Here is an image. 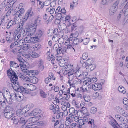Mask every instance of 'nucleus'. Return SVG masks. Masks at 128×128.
Segmentation results:
<instances>
[{
	"label": "nucleus",
	"mask_w": 128,
	"mask_h": 128,
	"mask_svg": "<svg viewBox=\"0 0 128 128\" xmlns=\"http://www.w3.org/2000/svg\"><path fill=\"white\" fill-rule=\"evenodd\" d=\"M84 84L86 86L87 84L90 85L92 83L95 82L97 81V78L96 77H94L92 78H86L84 79Z\"/></svg>",
	"instance_id": "nucleus-8"
},
{
	"label": "nucleus",
	"mask_w": 128,
	"mask_h": 128,
	"mask_svg": "<svg viewBox=\"0 0 128 128\" xmlns=\"http://www.w3.org/2000/svg\"><path fill=\"white\" fill-rule=\"evenodd\" d=\"M97 108L96 107H92L90 109V112L92 114L95 113L96 111Z\"/></svg>",
	"instance_id": "nucleus-48"
},
{
	"label": "nucleus",
	"mask_w": 128,
	"mask_h": 128,
	"mask_svg": "<svg viewBox=\"0 0 128 128\" xmlns=\"http://www.w3.org/2000/svg\"><path fill=\"white\" fill-rule=\"evenodd\" d=\"M73 122V120H66L65 122V124L66 126H68L71 124V123Z\"/></svg>",
	"instance_id": "nucleus-54"
},
{
	"label": "nucleus",
	"mask_w": 128,
	"mask_h": 128,
	"mask_svg": "<svg viewBox=\"0 0 128 128\" xmlns=\"http://www.w3.org/2000/svg\"><path fill=\"white\" fill-rule=\"evenodd\" d=\"M90 61L89 59L88 60L84 62L82 64V66L84 67H86L87 66H89V64H90Z\"/></svg>",
	"instance_id": "nucleus-42"
},
{
	"label": "nucleus",
	"mask_w": 128,
	"mask_h": 128,
	"mask_svg": "<svg viewBox=\"0 0 128 128\" xmlns=\"http://www.w3.org/2000/svg\"><path fill=\"white\" fill-rule=\"evenodd\" d=\"M19 122L20 124H25L26 122V121L24 118L21 117L20 119Z\"/></svg>",
	"instance_id": "nucleus-58"
},
{
	"label": "nucleus",
	"mask_w": 128,
	"mask_h": 128,
	"mask_svg": "<svg viewBox=\"0 0 128 128\" xmlns=\"http://www.w3.org/2000/svg\"><path fill=\"white\" fill-rule=\"evenodd\" d=\"M115 116L116 119L118 122L123 123H125L126 120L124 121L125 118H124L123 116L122 117L120 115L118 114L115 115Z\"/></svg>",
	"instance_id": "nucleus-13"
},
{
	"label": "nucleus",
	"mask_w": 128,
	"mask_h": 128,
	"mask_svg": "<svg viewBox=\"0 0 128 128\" xmlns=\"http://www.w3.org/2000/svg\"><path fill=\"white\" fill-rule=\"evenodd\" d=\"M123 103L125 105H126L128 104V100L126 98H125L123 99Z\"/></svg>",
	"instance_id": "nucleus-64"
},
{
	"label": "nucleus",
	"mask_w": 128,
	"mask_h": 128,
	"mask_svg": "<svg viewBox=\"0 0 128 128\" xmlns=\"http://www.w3.org/2000/svg\"><path fill=\"white\" fill-rule=\"evenodd\" d=\"M16 24V22L15 21L10 20L6 26V28L8 29L10 28L12 25H14Z\"/></svg>",
	"instance_id": "nucleus-25"
},
{
	"label": "nucleus",
	"mask_w": 128,
	"mask_h": 128,
	"mask_svg": "<svg viewBox=\"0 0 128 128\" xmlns=\"http://www.w3.org/2000/svg\"><path fill=\"white\" fill-rule=\"evenodd\" d=\"M26 64L24 63L22 64H19L20 67L21 69L23 68L24 70V72H25L26 74V75H28V76L31 75L32 74L33 71L31 70H27L28 67L27 65L28 64L26 62Z\"/></svg>",
	"instance_id": "nucleus-7"
},
{
	"label": "nucleus",
	"mask_w": 128,
	"mask_h": 128,
	"mask_svg": "<svg viewBox=\"0 0 128 128\" xmlns=\"http://www.w3.org/2000/svg\"><path fill=\"white\" fill-rule=\"evenodd\" d=\"M63 114L62 112H59L58 113H57L56 117L57 119L62 118L63 117Z\"/></svg>",
	"instance_id": "nucleus-37"
},
{
	"label": "nucleus",
	"mask_w": 128,
	"mask_h": 128,
	"mask_svg": "<svg viewBox=\"0 0 128 128\" xmlns=\"http://www.w3.org/2000/svg\"><path fill=\"white\" fill-rule=\"evenodd\" d=\"M36 29L35 28H33L32 27H30L28 28L27 29V31L29 32L28 33L30 34V35L33 34H34L36 32Z\"/></svg>",
	"instance_id": "nucleus-19"
},
{
	"label": "nucleus",
	"mask_w": 128,
	"mask_h": 128,
	"mask_svg": "<svg viewBox=\"0 0 128 128\" xmlns=\"http://www.w3.org/2000/svg\"><path fill=\"white\" fill-rule=\"evenodd\" d=\"M62 89L64 95H66L68 94H70V88H63Z\"/></svg>",
	"instance_id": "nucleus-26"
},
{
	"label": "nucleus",
	"mask_w": 128,
	"mask_h": 128,
	"mask_svg": "<svg viewBox=\"0 0 128 128\" xmlns=\"http://www.w3.org/2000/svg\"><path fill=\"white\" fill-rule=\"evenodd\" d=\"M76 111L77 112V111H75L74 108L73 107L70 108L69 110V112L70 114L74 113Z\"/></svg>",
	"instance_id": "nucleus-63"
},
{
	"label": "nucleus",
	"mask_w": 128,
	"mask_h": 128,
	"mask_svg": "<svg viewBox=\"0 0 128 128\" xmlns=\"http://www.w3.org/2000/svg\"><path fill=\"white\" fill-rule=\"evenodd\" d=\"M4 113V116L6 118H9L12 116L14 114V112L13 109L10 106H6Z\"/></svg>",
	"instance_id": "nucleus-3"
},
{
	"label": "nucleus",
	"mask_w": 128,
	"mask_h": 128,
	"mask_svg": "<svg viewBox=\"0 0 128 128\" xmlns=\"http://www.w3.org/2000/svg\"><path fill=\"white\" fill-rule=\"evenodd\" d=\"M44 32V31L41 30H39L37 31L36 33V34L35 36L38 38H40L43 35Z\"/></svg>",
	"instance_id": "nucleus-20"
},
{
	"label": "nucleus",
	"mask_w": 128,
	"mask_h": 128,
	"mask_svg": "<svg viewBox=\"0 0 128 128\" xmlns=\"http://www.w3.org/2000/svg\"><path fill=\"white\" fill-rule=\"evenodd\" d=\"M23 46L22 49L23 50H24V51L28 50L30 47V46L29 44H25Z\"/></svg>",
	"instance_id": "nucleus-40"
},
{
	"label": "nucleus",
	"mask_w": 128,
	"mask_h": 128,
	"mask_svg": "<svg viewBox=\"0 0 128 128\" xmlns=\"http://www.w3.org/2000/svg\"><path fill=\"white\" fill-rule=\"evenodd\" d=\"M11 120H12L13 123L15 124H17L19 122L18 119L16 116H14L12 118Z\"/></svg>",
	"instance_id": "nucleus-34"
},
{
	"label": "nucleus",
	"mask_w": 128,
	"mask_h": 128,
	"mask_svg": "<svg viewBox=\"0 0 128 128\" xmlns=\"http://www.w3.org/2000/svg\"><path fill=\"white\" fill-rule=\"evenodd\" d=\"M23 27L18 26H17V29L16 30V32H18L20 31L23 30Z\"/></svg>",
	"instance_id": "nucleus-62"
},
{
	"label": "nucleus",
	"mask_w": 128,
	"mask_h": 128,
	"mask_svg": "<svg viewBox=\"0 0 128 128\" xmlns=\"http://www.w3.org/2000/svg\"><path fill=\"white\" fill-rule=\"evenodd\" d=\"M58 42L60 44H62L64 42V39L62 38H60L59 39Z\"/></svg>",
	"instance_id": "nucleus-61"
},
{
	"label": "nucleus",
	"mask_w": 128,
	"mask_h": 128,
	"mask_svg": "<svg viewBox=\"0 0 128 128\" xmlns=\"http://www.w3.org/2000/svg\"><path fill=\"white\" fill-rule=\"evenodd\" d=\"M23 78L22 79L25 81H29L30 80V78H29L26 75H24V76H22Z\"/></svg>",
	"instance_id": "nucleus-53"
},
{
	"label": "nucleus",
	"mask_w": 128,
	"mask_h": 128,
	"mask_svg": "<svg viewBox=\"0 0 128 128\" xmlns=\"http://www.w3.org/2000/svg\"><path fill=\"white\" fill-rule=\"evenodd\" d=\"M13 39V38L9 36L6 37V40L9 43L11 42Z\"/></svg>",
	"instance_id": "nucleus-57"
},
{
	"label": "nucleus",
	"mask_w": 128,
	"mask_h": 128,
	"mask_svg": "<svg viewBox=\"0 0 128 128\" xmlns=\"http://www.w3.org/2000/svg\"><path fill=\"white\" fill-rule=\"evenodd\" d=\"M40 97L42 98H44L47 97V94L42 90H40Z\"/></svg>",
	"instance_id": "nucleus-30"
},
{
	"label": "nucleus",
	"mask_w": 128,
	"mask_h": 128,
	"mask_svg": "<svg viewBox=\"0 0 128 128\" xmlns=\"http://www.w3.org/2000/svg\"><path fill=\"white\" fill-rule=\"evenodd\" d=\"M39 2V5L40 7L42 8L44 6V4L46 2H41L40 0H38Z\"/></svg>",
	"instance_id": "nucleus-59"
},
{
	"label": "nucleus",
	"mask_w": 128,
	"mask_h": 128,
	"mask_svg": "<svg viewBox=\"0 0 128 128\" xmlns=\"http://www.w3.org/2000/svg\"><path fill=\"white\" fill-rule=\"evenodd\" d=\"M31 57L34 58H36L40 56V55L39 54L34 52H32L31 54Z\"/></svg>",
	"instance_id": "nucleus-41"
},
{
	"label": "nucleus",
	"mask_w": 128,
	"mask_h": 128,
	"mask_svg": "<svg viewBox=\"0 0 128 128\" xmlns=\"http://www.w3.org/2000/svg\"><path fill=\"white\" fill-rule=\"evenodd\" d=\"M17 91L20 92L22 93H27L28 92V91L26 90V88H24L22 86H20L18 90Z\"/></svg>",
	"instance_id": "nucleus-27"
},
{
	"label": "nucleus",
	"mask_w": 128,
	"mask_h": 128,
	"mask_svg": "<svg viewBox=\"0 0 128 128\" xmlns=\"http://www.w3.org/2000/svg\"><path fill=\"white\" fill-rule=\"evenodd\" d=\"M30 105V104L27 105L22 108L24 110V112L26 113L29 111L31 108L32 105V104H31V106Z\"/></svg>",
	"instance_id": "nucleus-29"
},
{
	"label": "nucleus",
	"mask_w": 128,
	"mask_h": 128,
	"mask_svg": "<svg viewBox=\"0 0 128 128\" xmlns=\"http://www.w3.org/2000/svg\"><path fill=\"white\" fill-rule=\"evenodd\" d=\"M31 75L29 76H30V82L34 84H36L37 83L38 80V78L34 76H32Z\"/></svg>",
	"instance_id": "nucleus-18"
},
{
	"label": "nucleus",
	"mask_w": 128,
	"mask_h": 128,
	"mask_svg": "<svg viewBox=\"0 0 128 128\" xmlns=\"http://www.w3.org/2000/svg\"><path fill=\"white\" fill-rule=\"evenodd\" d=\"M118 91L121 92H122L123 94H125L126 92V90L122 86H120L118 88Z\"/></svg>",
	"instance_id": "nucleus-32"
},
{
	"label": "nucleus",
	"mask_w": 128,
	"mask_h": 128,
	"mask_svg": "<svg viewBox=\"0 0 128 128\" xmlns=\"http://www.w3.org/2000/svg\"><path fill=\"white\" fill-rule=\"evenodd\" d=\"M41 18L39 16H38L35 20L34 25L35 26L39 25L42 23Z\"/></svg>",
	"instance_id": "nucleus-15"
},
{
	"label": "nucleus",
	"mask_w": 128,
	"mask_h": 128,
	"mask_svg": "<svg viewBox=\"0 0 128 128\" xmlns=\"http://www.w3.org/2000/svg\"><path fill=\"white\" fill-rule=\"evenodd\" d=\"M32 122L34 124H36L37 123V121L39 120V118L37 116H35V117H33L32 118Z\"/></svg>",
	"instance_id": "nucleus-47"
},
{
	"label": "nucleus",
	"mask_w": 128,
	"mask_h": 128,
	"mask_svg": "<svg viewBox=\"0 0 128 128\" xmlns=\"http://www.w3.org/2000/svg\"><path fill=\"white\" fill-rule=\"evenodd\" d=\"M93 122V119H88L87 117L84 116L83 118L79 119L78 122L77 126L78 128H82L83 125L87 124H92Z\"/></svg>",
	"instance_id": "nucleus-2"
},
{
	"label": "nucleus",
	"mask_w": 128,
	"mask_h": 128,
	"mask_svg": "<svg viewBox=\"0 0 128 128\" xmlns=\"http://www.w3.org/2000/svg\"><path fill=\"white\" fill-rule=\"evenodd\" d=\"M116 110L118 112L121 114H122L124 111L123 109L119 106H116Z\"/></svg>",
	"instance_id": "nucleus-33"
},
{
	"label": "nucleus",
	"mask_w": 128,
	"mask_h": 128,
	"mask_svg": "<svg viewBox=\"0 0 128 128\" xmlns=\"http://www.w3.org/2000/svg\"><path fill=\"white\" fill-rule=\"evenodd\" d=\"M52 112L54 114L58 113L60 112V108L58 105H56L55 106L52 110Z\"/></svg>",
	"instance_id": "nucleus-23"
},
{
	"label": "nucleus",
	"mask_w": 128,
	"mask_h": 128,
	"mask_svg": "<svg viewBox=\"0 0 128 128\" xmlns=\"http://www.w3.org/2000/svg\"><path fill=\"white\" fill-rule=\"evenodd\" d=\"M59 28L61 30H66V24L64 23L60 26Z\"/></svg>",
	"instance_id": "nucleus-45"
},
{
	"label": "nucleus",
	"mask_w": 128,
	"mask_h": 128,
	"mask_svg": "<svg viewBox=\"0 0 128 128\" xmlns=\"http://www.w3.org/2000/svg\"><path fill=\"white\" fill-rule=\"evenodd\" d=\"M10 93L8 91L6 92H4L3 93V97L5 99L7 98L10 96Z\"/></svg>",
	"instance_id": "nucleus-39"
},
{
	"label": "nucleus",
	"mask_w": 128,
	"mask_h": 128,
	"mask_svg": "<svg viewBox=\"0 0 128 128\" xmlns=\"http://www.w3.org/2000/svg\"><path fill=\"white\" fill-rule=\"evenodd\" d=\"M18 33H19V34L21 36H24L26 34V32H25V30L24 29L20 31L19 32H18Z\"/></svg>",
	"instance_id": "nucleus-43"
},
{
	"label": "nucleus",
	"mask_w": 128,
	"mask_h": 128,
	"mask_svg": "<svg viewBox=\"0 0 128 128\" xmlns=\"http://www.w3.org/2000/svg\"><path fill=\"white\" fill-rule=\"evenodd\" d=\"M64 59H60L58 60V64L61 67L64 68H65L66 64V63Z\"/></svg>",
	"instance_id": "nucleus-17"
},
{
	"label": "nucleus",
	"mask_w": 128,
	"mask_h": 128,
	"mask_svg": "<svg viewBox=\"0 0 128 128\" xmlns=\"http://www.w3.org/2000/svg\"><path fill=\"white\" fill-rule=\"evenodd\" d=\"M88 65L89 68H90L91 70H93L96 68V66L94 64H91L90 63V64Z\"/></svg>",
	"instance_id": "nucleus-50"
},
{
	"label": "nucleus",
	"mask_w": 128,
	"mask_h": 128,
	"mask_svg": "<svg viewBox=\"0 0 128 128\" xmlns=\"http://www.w3.org/2000/svg\"><path fill=\"white\" fill-rule=\"evenodd\" d=\"M21 15L19 14V12H16L15 14L14 18V21H15L18 20V18H19L20 17V16Z\"/></svg>",
	"instance_id": "nucleus-35"
},
{
	"label": "nucleus",
	"mask_w": 128,
	"mask_h": 128,
	"mask_svg": "<svg viewBox=\"0 0 128 128\" xmlns=\"http://www.w3.org/2000/svg\"><path fill=\"white\" fill-rule=\"evenodd\" d=\"M111 119L112 120V121L110 123V124L114 128H118L116 124H118L116 120L114 119L112 117H111Z\"/></svg>",
	"instance_id": "nucleus-21"
},
{
	"label": "nucleus",
	"mask_w": 128,
	"mask_h": 128,
	"mask_svg": "<svg viewBox=\"0 0 128 128\" xmlns=\"http://www.w3.org/2000/svg\"><path fill=\"white\" fill-rule=\"evenodd\" d=\"M80 108L82 109V112L84 114H86V113L87 114H86L87 115H88V114H87L88 113L86 112L87 110L86 107H84L81 108Z\"/></svg>",
	"instance_id": "nucleus-55"
},
{
	"label": "nucleus",
	"mask_w": 128,
	"mask_h": 128,
	"mask_svg": "<svg viewBox=\"0 0 128 128\" xmlns=\"http://www.w3.org/2000/svg\"><path fill=\"white\" fill-rule=\"evenodd\" d=\"M23 6V4L20 3L19 4L18 6L16 8V9L17 10V12H18V10H20L22 9V8H22Z\"/></svg>",
	"instance_id": "nucleus-56"
},
{
	"label": "nucleus",
	"mask_w": 128,
	"mask_h": 128,
	"mask_svg": "<svg viewBox=\"0 0 128 128\" xmlns=\"http://www.w3.org/2000/svg\"><path fill=\"white\" fill-rule=\"evenodd\" d=\"M79 33L77 31L71 34H70L73 38H77L78 36Z\"/></svg>",
	"instance_id": "nucleus-44"
},
{
	"label": "nucleus",
	"mask_w": 128,
	"mask_h": 128,
	"mask_svg": "<svg viewBox=\"0 0 128 128\" xmlns=\"http://www.w3.org/2000/svg\"><path fill=\"white\" fill-rule=\"evenodd\" d=\"M83 41V40L81 38H75L73 40L74 43L75 44H77L79 42H81Z\"/></svg>",
	"instance_id": "nucleus-24"
},
{
	"label": "nucleus",
	"mask_w": 128,
	"mask_h": 128,
	"mask_svg": "<svg viewBox=\"0 0 128 128\" xmlns=\"http://www.w3.org/2000/svg\"><path fill=\"white\" fill-rule=\"evenodd\" d=\"M24 110L22 109H20L18 110L16 112V114L17 115L19 116H21L22 115L25 114Z\"/></svg>",
	"instance_id": "nucleus-22"
},
{
	"label": "nucleus",
	"mask_w": 128,
	"mask_h": 128,
	"mask_svg": "<svg viewBox=\"0 0 128 128\" xmlns=\"http://www.w3.org/2000/svg\"><path fill=\"white\" fill-rule=\"evenodd\" d=\"M32 8H31L28 9L22 17V20L20 22H19L18 26L24 27L23 26L25 22L29 18H31L34 15V12L32 11Z\"/></svg>",
	"instance_id": "nucleus-1"
},
{
	"label": "nucleus",
	"mask_w": 128,
	"mask_h": 128,
	"mask_svg": "<svg viewBox=\"0 0 128 128\" xmlns=\"http://www.w3.org/2000/svg\"><path fill=\"white\" fill-rule=\"evenodd\" d=\"M35 37H30L28 35L25 38L24 41L26 43H35L39 41V38H37L35 36Z\"/></svg>",
	"instance_id": "nucleus-6"
},
{
	"label": "nucleus",
	"mask_w": 128,
	"mask_h": 128,
	"mask_svg": "<svg viewBox=\"0 0 128 128\" xmlns=\"http://www.w3.org/2000/svg\"><path fill=\"white\" fill-rule=\"evenodd\" d=\"M43 62L42 60L40 58L37 64L38 66L40 68L42 69L43 68L44 66H43Z\"/></svg>",
	"instance_id": "nucleus-28"
},
{
	"label": "nucleus",
	"mask_w": 128,
	"mask_h": 128,
	"mask_svg": "<svg viewBox=\"0 0 128 128\" xmlns=\"http://www.w3.org/2000/svg\"><path fill=\"white\" fill-rule=\"evenodd\" d=\"M72 68L73 65L72 64H66L65 68H66V70H69L73 69Z\"/></svg>",
	"instance_id": "nucleus-36"
},
{
	"label": "nucleus",
	"mask_w": 128,
	"mask_h": 128,
	"mask_svg": "<svg viewBox=\"0 0 128 128\" xmlns=\"http://www.w3.org/2000/svg\"><path fill=\"white\" fill-rule=\"evenodd\" d=\"M75 75L76 77H79L81 75V72L79 70H77L76 69L74 70Z\"/></svg>",
	"instance_id": "nucleus-38"
},
{
	"label": "nucleus",
	"mask_w": 128,
	"mask_h": 128,
	"mask_svg": "<svg viewBox=\"0 0 128 128\" xmlns=\"http://www.w3.org/2000/svg\"><path fill=\"white\" fill-rule=\"evenodd\" d=\"M24 40L25 38H22L21 39H20L19 41L18 40L16 42H15L14 44H16V46L18 47L22 46L24 45V42H26L24 41Z\"/></svg>",
	"instance_id": "nucleus-14"
},
{
	"label": "nucleus",
	"mask_w": 128,
	"mask_h": 128,
	"mask_svg": "<svg viewBox=\"0 0 128 128\" xmlns=\"http://www.w3.org/2000/svg\"><path fill=\"white\" fill-rule=\"evenodd\" d=\"M5 20V16H1L0 18V26H1L2 23L4 22Z\"/></svg>",
	"instance_id": "nucleus-49"
},
{
	"label": "nucleus",
	"mask_w": 128,
	"mask_h": 128,
	"mask_svg": "<svg viewBox=\"0 0 128 128\" xmlns=\"http://www.w3.org/2000/svg\"><path fill=\"white\" fill-rule=\"evenodd\" d=\"M54 74L52 72H50L49 74V78H50L51 79H52V80H55V77H54Z\"/></svg>",
	"instance_id": "nucleus-60"
},
{
	"label": "nucleus",
	"mask_w": 128,
	"mask_h": 128,
	"mask_svg": "<svg viewBox=\"0 0 128 128\" xmlns=\"http://www.w3.org/2000/svg\"><path fill=\"white\" fill-rule=\"evenodd\" d=\"M89 87L90 88H92L94 90H100L102 89V86L100 84L95 83L92 85L91 86H89Z\"/></svg>",
	"instance_id": "nucleus-9"
},
{
	"label": "nucleus",
	"mask_w": 128,
	"mask_h": 128,
	"mask_svg": "<svg viewBox=\"0 0 128 128\" xmlns=\"http://www.w3.org/2000/svg\"><path fill=\"white\" fill-rule=\"evenodd\" d=\"M10 96L12 100L14 99L18 102L22 101L23 98V95L19 91H16V92L12 93Z\"/></svg>",
	"instance_id": "nucleus-4"
},
{
	"label": "nucleus",
	"mask_w": 128,
	"mask_h": 128,
	"mask_svg": "<svg viewBox=\"0 0 128 128\" xmlns=\"http://www.w3.org/2000/svg\"><path fill=\"white\" fill-rule=\"evenodd\" d=\"M90 40V38H86L83 40L84 44L85 45H87Z\"/></svg>",
	"instance_id": "nucleus-46"
},
{
	"label": "nucleus",
	"mask_w": 128,
	"mask_h": 128,
	"mask_svg": "<svg viewBox=\"0 0 128 128\" xmlns=\"http://www.w3.org/2000/svg\"><path fill=\"white\" fill-rule=\"evenodd\" d=\"M12 98L10 96V98L9 97L5 99L6 100V102L8 104H12Z\"/></svg>",
	"instance_id": "nucleus-51"
},
{
	"label": "nucleus",
	"mask_w": 128,
	"mask_h": 128,
	"mask_svg": "<svg viewBox=\"0 0 128 128\" xmlns=\"http://www.w3.org/2000/svg\"><path fill=\"white\" fill-rule=\"evenodd\" d=\"M17 58L18 61L22 63L24 62V60L23 59L22 57L21 56H18Z\"/></svg>",
	"instance_id": "nucleus-52"
},
{
	"label": "nucleus",
	"mask_w": 128,
	"mask_h": 128,
	"mask_svg": "<svg viewBox=\"0 0 128 128\" xmlns=\"http://www.w3.org/2000/svg\"><path fill=\"white\" fill-rule=\"evenodd\" d=\"M7 74L9 77L10 78L12 83L17 82L18 77L14 72H11V70L9 69L7 70Z\"/></svg>",
	"instance_id": "nucleus-5"
},
{
	"label": "nucleus",
	"mask_w": 128,
	"mask_h": 128,
	"mask_svg": "<svg viewBox=\"0 0 128 128\" xmlns=\"http://www.w3.org/2000/svg\"><path fill=\"white\" fill-rule=\"evenodd\" d=\"M53 49L56 51L58 54L62 53V48L61 47H59V45L58 44H54L53 47Z\"/></svg>",
	"instance_id": "nucleus-12"
},
{
	"label": "nucleus",
	"mask_w": 128,
	"mask_h": 128,
	"mask_svg": "<svg viewBox=\"0 0 128 128\" xmlns=\"http://www.w3.org/2000/svg\"><path fill=\"white\" fill-rule=\"evenodd\" d=\"M117 8V6L114 4L111 6L110 9L109 14L112 15H113L116 10Z\"/></svg>",
	"instance_id": "nucleus-11"
},
{
	"label": "nucleus",
	"mask_w": 128,
	"mask_h": 128,
	"mask_svg": "<svg viewBox=\"0 0 128 128\" xmlns=\"http://www.w3.org/2000/svg\"><path fill=\"white\" fill-rule=\"evenodd\" d=\"M10 69L11 70V72H14L15 69H14V68H17L18 69L19 68V66L18 64L13 61L10 62Z\"/></svg>",
	"instance_id": "nucleus-10"
},
{
	"label": "nucleus",
	"mask_w": 128,
	"mask_h": 128,
	"mask_svg": "<svg viewBox=\"0 0 128 128\" xmlns=\"http://www.w3.org/2000/svg\"><path fill=\"white\" fill-rule=\"evenodd\" d=\"M12 84V85L13 89L17 91L18 90L19 88L20 87L19 83L17 81V82H15Z\"/></svg>",
	"instance_id": "nucleus-16"
},
{
	"label": "nucleus",
	"mask_w": 128,
	"mask_h": 128,
	"mask_svg": "<svg viewBox=\"0 0 128 128\" xmlns=\"http://www.w3.org/2000/svg\"><path fill=\"white\" fill-rule=\"evenodd\" d=\"M38 112L39 111L37 110H34L31 112L30 114L28 113V114L30 116H35L37 115L38 113Z\"/></svg>",
	"instance_id": "nucleus-31"
}]
</instances>
